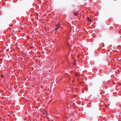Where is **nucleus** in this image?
<instances>
[{
    "label": "nucleus",
    "instance_id": "nucleus-3",
    "mask_svg": "<svg viewBox=\"0 0 121 121\" xmlns=\"http://www.w3.org/2000/svg\"><path fill=\"white\" fill-rule=\"evenodd\" d=\"M87 19L88 21L89 22H91V19L89 17H87Z\"/></svg>",
    "mask_w": 121,
    "mask_h": 121
},
{
    "label": "nucleus",
    "instance_id": "nucleus-4",
    "mask_svg": "<svg viewBox=\"0 0 121 121\" xmlns=\"http://www.w3.org/2000/svg\"><path fill=\"white\" fill-rule=\"evenodd\" d=\"M74 15L75 16H76L78 15V13H74Z\"/></svg>",
    "mask_w": 121,
    "mask_h": 121
},
{
    "label": "nucleus",
    "instance_id": "nucleus-5",
    "mask_svg": "<svg viewBox=\"0 0 121 121\" xmlns=\"http://www.w3.org/2000/svg\"><path fill=\"white\" fill-rule=\"evenodd\" d=\"M4 76V75H3V74H2V75H1V77H2V78H3V76Z\"/></svg>",
    "mask_w": 121,
    "mask_h": 121
},
{
    "label": "nucleus",
    "instance_id": "nucleus-6",
    "mask_svg": "<svg viewBox=\"0 0 121 121\" xmlns=\"http://www.w3.org/2000/svg\"><path fill=\"white\" fill-rule=\"evenodd\" d=\"M3 60V59H0V60L1 61H2V60Z\"/></svg>",
    "mask_w": 121,
    "mask_h": 121
},
{
    "label": "nucleus",
    "instance_id": "nucleus-1",
    "mask_svg": "<svg viewBox=\"0 0 121 121\" xmlns=\"http://www.w3.org/2000/svg\"><path fill=\"white\" fill-rule=\"evenodd\" d=\"M80 74L78 72H75V75L76 76H79Z\"/></svg>",
    "mask_w": 121,
    "mask_h": 121
},
{
    "label": "nucleus",
    "instance_id": "nucleus-2",
    "mask_svg": "<svg viewBox=\"0 0 121 121\" xmlns=\"http://www.w3.org/2000/svg\"><path fill=\"white\" fill-rule=\"evenodd\" d=\"M56 28L55 29V30L56 31H57L59 27V26L58 24H57L56 26Z\"/></svg>",
    "mask_w": 121,
    "mask_h": 121
}]
</instances>
